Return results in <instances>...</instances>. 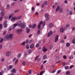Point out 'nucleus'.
<instances>
[{
  "label": "nucleus",
  "mask_w": 75,
  "mask_h": 75,
  "mask_svg": "<svg viewBox=\"0 0 75 75\" xmlns=\"http://www.w3.org/2000/svg\"><path fill=\"white\" fill-rule=\"evenodd\" d=\"M17 24L19 27H21V28H24L26 26L25 23L23 22L22 23L21 21H18Z\"/></svg>",
  "instance_id": "1"
},
{
  "label": "nucleus",
  "mask_w": 75,
  "mask_h": 75,
  "mask_svg": "<svg viewBox=\"0 0 75 75\" xmlns=\"http://www.w3.org/2000/svg\"><path fill=\"white\" fill-rule=\"evenodd\" d=\"M4 38L5 39H6L7 40H11L13 38V35L12 34H10L9 35H6L5 36Z\"/></svg>",
  "instance_id": "2"
},
{
  "label": "nucleus",
  "mask_w": 75,
  "mask_h": 75,
  "mask_svg": "<svg viewBox=\"0 0 75 75\" xmlns=\"http://www.w3.org/2000/svg\"><path fill=\"white\" fill-rule=\"evenodd\" d=\"M42 24L43 25H45V22L44 21L42 22V21H41L40 22L38 26V27L39 29H40V28H41V25Z\"/></svg>",
  "instance_id": "3"
},
{
  "label": "nucleus",
  "mask_w": 75,
  "mask_h": 75,
  "mask_svg": "<svg viewBox=\"0 0 75 75\" xmlns=\"http://www.w3.org/2000/svg\"><path fill=\"white\" fill-rule=\"evenodd\" d=\"M11 52L10 51H7L5 53V55L6 57H10V56H11Z\"/></svg>",
  "instance_id": "4"
},
{
  "label": "nucleus",
  "mask_w": 75,
  "mask_h": 75,
  "mask_svg": "<svg viewBox=\"0 0 75 75\" xmlns=\"http://www.w3.org/2000/svg\"><path fill=\"white\" fill-rule=\"evenodd\" d=\"M23 31V29H19L16 31V33L17 34H19L20 33H21Z\"/></svg>",
  "instance_id": "5"
},
{
  "label": "nucleus",
  "mask_w": 75,
  "mask_h": 75,
  "mask_svg": "<svg viewBox=\"0 0 75 75\" xmlns=\"http://www.w3.org/2000/svg\"><path fill=\"white\" fill-rule=\"evenodd\" d=\"M52 34H53V32L52 31L50 30L47 35V37H50Z\"/></svg>",
  "instance_id": "6"
},
{
  "label": "nucleus",
  "mask_w": 75,
  "mask_h": 75,
  "mask_svg": "<svg viewBox=\"0 0 75 75\" xmlns=\"http://www.w3.org/2000/svg\"><path fill=\"white\" fill-rule=\"evenodd\" d=\"M58 37H59V35H56L55 37V40L54 41L55 42H57V41L58 40Z\"/></svg>",
  "instance_id": "7"
},
{
  "label": "nucleus",
  "mask_w": 75,
  "mask_h": 75,
  "mask_svg": "<svg viewBox=\"0 0 75 75\" xmlns=\"http://www.w3.org/2000/svg\"><path fill=\"white\" fill-rule=\"evenodd\" d=\"M16 20H17V17H14L11 18V21L13 22Z\"/></svg>",
  "instance_id": "8"
},
{
  "label": "nucleus",
  "mask_w": 75,
  "mask_h": 75,
  "mask_svg": "<svg viewBox=\"0 0 75 75\" xmlns=\"http://www.w3.org/2000/svg\"><path fill=\"white\" fill-rule=\"evenodd\" d=\"M42 50L43 51V52H45L47 51V49L45 47H44L42 48Z\"/></svg>",
  "instance_id": "9"
},
{
  "label": "nucleus",
  "mask_w": 75,
  "mask_h": 75,
  "mask_svg": "<svg viewBox=\"0 0 75 75\" xmlns=\"http://www.w3.org/2000/svg\"><path fill=\"white\" fill-rule=\"evenodd\" d=\"M63 11V8L62 7H60L59 9V12L60 13H62V12Z\"/></svg>",
  "instance_id": "10"
},
{
  "label": "nucleus",
  "mask_w": 75,
  "mask_h": 75,
  "mask_svg": "<svg viewBox=\"0 0 75 75\" xmlns=\"http://www.w3.org/2000/svg\"><path fill=\"white\" fill-rule=\"evenodd\" d=\"M11 71L12 73H15L16 72V70L14 68H13L11 70Z\"/></svg>",
  "instance_id": "11"
},
{
  "label": "nucleus",
  "mask_w": 75,
  "mask_h": 75,
  "mask_svg": "<svg viewBox=\"0 0 75 75\" xmlns=\"http://www.w3.org/2000/svg\"><path fill=\"white\" fill-rule=\"evenodd\" d=\"M26 33L28 34L29 33H30V29H29L28 27H27L26 28Z\"/></svg>",
  "instance_id": "12"
},
{
  "label": "nucleus",
  "mask_w": 75,
  "mask_h": 75,
  "mask_svg": "<svg viewBox=\"0 0 75 75\" xmlns=\"http://www.w3.org/2000/svg\"><path fill=\"white\" fill-rule=\"evenodd\" d=\"M40 57L39 55L37 57H35V61H36V60H37V61H40V58H38V57Z\"/></svg>",
  "instance_id": "13"
},
{
  "label": "nucleus",
  "mask_w": 75,
  "mask_h": 75,
  "mask_svg": "<svg viewBox=\"0 0 75 75\" xmlns=\"http://www.w3.org/2000/svg\"><path fill=\"white\" fill-rule=\"evenodd\" d=\"M49 27L50 28H52V27H54V25H53V23H50L49 24Z\"/></svg>",
  "instance_id": "14"
},
{
  "label": "nucleus",
  "mask_w": 75,
  "mask_h": 75,
  "mask_svg": "<svg viewBox=\"0 0 75 75\" xmlns=\"http://www.w3.org/2000/svg\"><path fill=\"white\" fill-rule=\"evenodd\" d=\"M12 68H13V65H11L8 67V69L9 70L10 69H11Z\"/></svg>",
  "instance_id": "15"
},
{
  "label": "nucleus",
  "mask_w": 75,
  "mask_h": 75,
  "mask_svg": "<svg viewBox=\"0 0 75 75\" xmlns=\"http://www.w3.org/2000/svg\"><path fill=\"white\" fill-rule=\"evenodd\" d=\"M0 14L1 15V17H3V16H4V12L1 11L0 13Z\"/></svg>",
  "instance_id": "16"
},
{
  "label": "nucleus",
  "mask_w": 75,
  "mask_h": 75,
  "mask_svg": "<svg viewBox=\"0 0 75 75\" xmlns=\"http://www.w3.org/2000/svg\"><path fill=\"white\" fill-rule=\"evenodd\" d=\"M13 16V14H10L9 16L8 19H10Z\"/></svg>",
  "instance_id": "17"
},
{
  "label": "nucleus",
  "mask_w": 75,
  "mask_h": 75,
  "mask_svg": "<svg viewBox=\"0 0 75 75\" xmlns=\"http://www.w3.org/2000/svg\"><path fill=\"white\" fill-rule=\"evenodd\" d=\"M59 6H57L56 8V11L57 12L59 9Z\"/></svg>",
  "instance_id": "18"
},
{
  "label": "nucleus",
  "mask_w": 75,
  "mask_h": 75,
  "mask_svg": "<svg viewBox=\"0 0 75 75\" xmlns=\"http://www.w3.org/2000/svg\"><path fill=\"white\" fill-rule=\"evenodd\" d=\"M72 43L73 44H75V37L74 38V39L72 41Z\"/></svg>",
  "instance_id": "19"
},
{
  "label": "nucleus",
  "mask_w": 75,
  "mask_h": 75,
  "mask_svg": "<svg viewBox=\"0 0 75 75\" xmlns=\"http://www.w3.org/2000/svg\"><path fill=\"white\" fill-rule=\"evenodd\" d=\"M34 47V44H32L30 46V48L31 49L33 48Z\"/></svg>",
  "instance_id": "20"
},
{
  "label": "nucleus",
  "mask_w": 75,
  "mask_h": 75,
  "mask_svg": "<svg viewBox=\"0 0 75 75\" xmlns=\"http://www.w3.org/2000/svg\"><path fill=\"white\" fill-rule=\"evenodd\" d=\"M36 25L35 24L33 25L32 26L33 28H35V27H36Z\"/></svg>",
  "instance_id": "21"
},
{
  "label": "nucleus",
  "mask_w": 75,
  "mask_h": 75,
  "mask_svg": "<svg viewBox=\"0 0 75 75\" xmlns=\"http://www.w3.org/2000/svg\"><path fill=\"white\" fill-rule=\"evenodd\" d=\"M70 45V44L69 43H67L66 44V47H69Z\"/></svg>",
  "instance_id": "22"
},
{
  "label": "nucleus",
  "mask_w": 75,
  "mask_h": 75,
  "mask_svg": "<svg viewBox=\"0 0 75 75\" xmlns=\"http://www.w3.org/2000/svg\"><path fill=\"white\" fill-rule=\"evenodd\" d=\"M60 30L61 33H63V32H64V29L62 28H60Z\"/></svg>",
  "instance_id": "23"
},
{
  "label": "nucleus",
  "mask_w": 75,
  "mask_h": 75,
  "mask_svg": "<svg viewBox=\"0 0 75 75\" xmlns=\"http://www.w3.org/2000/svg\"><path fill=\"white\" fill-rule=\"evenodd\" d=\"M21 18V16H19L16 17V19H20Z\"/></svg>",
  "instance_id": "24"
},
{
  "label": "nucleus",
  "mask_w": 75,
  "mask_h": 75,
  "mask_svg": "<svg viewBox=\"0 0 75 75\" xmlns=\"http://www.w3.org/2000/svg\"><path fill=\"white\" fill-rule=\"evenodd\" d=\"M49 16V14H48V13H47L45 15V18L48 17Z\"/></svg>",
  "instance_id": "25"
},
{
  "label": "nucleus",
  "mask_w": 75,
  "mask_h": 75,
  "mask_svg": "<svg viewBox=\"0 0 75 75\" xmlns=\"http://www.w3.org/2000/svg\"><path fill=\"white\" fill-rule=\"evenodd\" d=\"M47 55H45L43 56V59H45L47 58Z\"/></svg>",
  "instance_id": "26"
},
{
  "label": "nucleus",
  "mask_w": 75,
  "mask_h": 75,
  "mask_svg": "<svg viewBox=\"0 0 75 75\" xmlns=\"http://www.w3.org/2000/svg\"><path fill=\"white\" fill-rule=\"evenodd\" d=\"M21 54L20 53L18 54V58H20L21 57Z\"/></svg>",
  "instance_id": "27"
},
{
  "label": "nucleus",
  "mask_w": 75,
  "mask_h": 75,
  "mask_svg": "<svg viewBox=\"0 0 75 75\" xmlns=\"http://www.w3.org/2000/svg\"><path fill=\"white\" fill-rule=\"evenodd\" d=\"M44 4L45 6L47 5V4H48V2H47V1H45L44 2Z\"/></svg>",
  "instance_id": "28"
},
{
  "label": "nucleus",
  "mask_w": 75,
  "mask_h": 75,
  "mask_svg": "<svg viewBox=\"0 0 75 75\" xmlns=\"http://www.w3.org/2000/svg\"><path fill=\"white\" fill-rule=\"evenodd\" d=\"M28 52L29 54H31V53L32 52V50H31L30 49L28 51Z\"/></svg>",
  "instance_id": "29"
},
{
  "label": "nucleus",
  "mask_w": 75,
  "mask_h": 75,
  "mask_svg": "<svg viewBox=\"0 0 75 75\" xmlns=\"http://www.w3.org/2000/svg\"><path fill=\"white\" fill-rule=\"evenodd\" d=\"M70 26V25H69V24H67V25H66V27H67V28H69Z\"/></svg>",
  "instance_id": "30"
},
{
  "label": "nucleus",
  "mask_w": 75,
  "mask_h": 75,
  "mask_svg": "<svg viewBox=\"0 0 75 75\" xmlns=\"http://www.w3.org/2000/svg\"><path fill=\"white\" fill-rule=\"evenodd\" d=\"M25 42H23L21 43V45H25Z\"/></svg>",
  "instance_id": "31"
},
{
  "label": "nucleus",
  "mask_w": 75,
  "mask_h": 75,
  "mask_svg": "<svg viewBox=\"0 0 75 75\" xmlns=\"http://www.w3.org/2000/svg\"><path fill=\"white\" fill-rule=\"evenodd\" d=\"M70 74V71H68L66 72V74L67 75H68Z\"/></svg>",
  "instance_id": "32"
},
{
  "label": "nucleus",
  "mask_w": 75,
  "mask_h": 75,
  "mask_svg": "<svg viewBox=\"0 0 75 75\" xmlns=\"http://www.w3.org/2000/svg\"><path fill=\"white\" fill-rule=\"evenodd\" d=\"M18 59H16L15 62V64H16L18 62Z\"/></svg>",
  "instance_id": "33"
},
{
  "label": "nucleus",
  "mask_w": 75,
  "mask_h": 75,
  "mask_svg": "<svg viewBox=\"0 0 75 75\" xmlns=\"http://www.w3.org/2000/svg\"><path fill=\"white\" fill-rule=\"evenodd\" d=\"M25 62L23 61V66H25Z\"/></svg>",
  "instance_id": "34"
},
{
  "label": "nucleus",
  "mask_w": 75,
  "mask_h": 75,
  "mask_svg": "<svg viewBox=\"0 0 75 75\" xmlns=\"http://www.w3.org/2000/svg\"><path fill=\"white\" fill-rule=\"evenodd\" d=\"M7 25H8L7 24H4V28H6V27H7Z\"/></svg>",
  "instance_id": "35"
},
{
  "label": "nucleus",
  "mask_w": 75,
  "mask_h": 75,
  "mask_svg": "<svg viewBox=\"0 0 75 75\" xmlns=\"http://www.w3.org/2000/svg\"><path fill=\"white\" fill-rule=\"evenodd\" d=\"M7 8L8 9V8H9V7H10V4H8L6 6Z\"/></svg>",
  "instance_id": "36"
},
{
  "label": "nucleus",
  "mask_w": 75,
  "mask_h": 75,
  "mask_svg": "<svg viewBox=\"0 0 75 75\" xmlns=\"http://www.w3.org/2000/svg\"><path fill=\"white\" fill-rule=\"evenodd\" d=\"M52 47H53V45H50V50H52Z\"/></svg>",
  "instance_id": "37"
},
{
  "label": "nucleus",
  "mask_w": 75,
  "mask_h": 75,
  "mask_svg": "<svg viewBox=\"0 0 75 75\" xmlns=\"http://www.w3.org/2000/svg\"><path fill=\"white\" fill-rule=\"evenodd\" d=\"M39 46V44L38 43H37L35 47L36 48H38Z\"/></svg>",
  "instance_id": "38"
},
{
  "label": "nucleus",
  "mask_w": 75,
  "mask_h": 75,
  "mask_svg": "<svg viewBox=\"0 0 75 75\" xmlns=\"http://www.w3.org/2000/svg\"><path fill=\"white\" fill-rule=\"evenodd\" d=\"M49 20H50V18L48 17L46 18L45 19L46 21H48Z\"/></svg>",
  "instance_id": "39"
},
{
  "label": "nucleus",
  "mask_w": 75,
  "mask_h": 75,
  "mask_svg": "<svg viewBox=\"0 0 75 75\" xmlns=\"http://www.w3.org/2000/svg\"><path fill=\"white\" fill-rule=\"evenodd\" d=\"M26 48H27V49H29V45H26Z\"/></svg>",
  "instance_id": "40"
},
{
  "label": "nucleus",
  "mask_w": 75,
  "mask_h": 75,
  "mask_svg": "<svg viewBox=\"0 0 75 75\" xmlns=\"http://www.w3.org/2000/svg\"><path fill=\"white\" fill-rule=\"evenodd\" d=\"M44 73V71H42L40 73V75H42Z\"/></svg>",
  "instance_id": "41"
},
{
  "label": "nucleus",
  "mask_w": 75,
  "mask_h": 75,
  "mask_svg": "<svg viewBox=\"0 0 75 75\" xmlns=\"http://www.w3.org/2000/svg\"><path fill=\"white\" fill-rule=\"evenodd\" d=\"M40 30H38V35H40Z\"/></svg>",
  "instance_id": "42"
},
{
  "label": "nucleus",
  "mask_w": 75,
  "mask_h": 75,
  "mask_svg": "<svg viewBox=\"0 0 75 75\" xmlns=\"http://www.w3.org/2000/svg\"><path fill=\"white\" fill-rule=\"evenodd\" d=\"M3 73H4V72L2 71L0 72V75H3Z\"/></svg>",
  "instance_id": "43"
},
{
  "label": "nucleus",
  "mask_w": 75,
  "mask_h": 75,
  "mask_svg": "<svg viewBox=\"0 0 75 75\" xmlns=\"http://www.w3.org/2000/svg\"><path fill=\"white\" fill-rule=\"evenodd\" d=\"M69 14L70 15H72V11H70L69 12Z\"/></svg>",
  "instance_id": "44"
},
{
  "label": "nucleus",
  "mask_w": 75,
  "mask_h": 75,
  "mask_svg": "<svg viewBox=\"0 0 75 75\" xmlns=\"http://www.w3.org/2000/svg\"><path fill=\"white\" fill-rule=\"evenodd\" d=\"M73 58H74V57L72 56H71L69 57V59H73Z\"/></svg>",
  "instance_id": "45"
},
{
  "label": "nucleus",
  "mask_w": 75,
  "mask_h": 75,
  "mask_svg": "<svg viewBox=\"0 0 75 75\" xmlns=\"http://www.w3.org/2000/svg\"><path fill=\"white\" fill-rule=\"evenodd\" d=\"M69 68V67L68 66H66L65 67V69H68Z\"/></svg>",
  "instance_id": "46"
},
{
  "label": "nucleus",
  "mask_w": 75,
  "mask_h": 75,
  "mask_svg": "<svg viewBox=\"0 0 75 75\" xmlns=\"http://www.w3.org/2000/svg\"><path fill=\"white\" fill-rule=\"evenodd\" d=\"M16 59H17V58H16V57L14 58L13 59V62H14V61H16Z\"/></svg>",
  "instance_id": "47"
},
{
  "label": "nucleus",
  "mask_w": 75,
  "mask_h": 75,
  "mask_svg": "<svg viewBox=\"0 0 75 75\" xmlns=\"http://www.w3.org/2000/svg\"><path fill=\"white\" fill-rule=\"evenodd\" d=\"M73 67H74V66L73 65H71L70 66V69H71L72 68H73Z\"/></svg>",
  "instance_id": "48"
},
{
  "label": "nucleus",
  "mask_w": 75,
  "mask_h": 75,
  "mask_svg": "<svg viewBox=\"0 0 75 75\" xmlns=\"http://www.w3.org/2000/svg\"><path fill=\"white\" fill-rule=\"evenodd\" d=\"M3 28H2V26H1V25L0 24V29L2 30Z\"/></svg>",
  "instance_id": "49"
},
{
  "label": "nucleus",
  "mask_w": 75,
  "mask_h": 75,
  "mask_svg": "<svg viewBox=\"0 0 75 75\" xmlns=\"http://www.w3.org/2000/svg\"><path fill=\"white\" fill-rule=\"evenodd\" d=\"M6 33H7V32L5 30L4 32V33H3L4 35H5V34H6Z\"/></svg>",
  "instance_id": "50"
},
{
  "label": "nucleus",
  "mask_w": 75,
  "mask_h": 75,
  "mask_svg": "<svg viewBox=\"0 0 75 75\" xmlns=\"http://www.w3.org/2000/svg\"><path fill=\"white\" fill-rule=\"evenodd\" d=\"M27 53L25 52L24 53V56H25V57L27 56Z\"/></svg>",
  "instance_id": "51"
},
{
  "label": "nucleus",
  "mask_w": 75,
  "mask_h": 75,
  "mask_svg": "<svg viewBox=\"0 0 75 75\" xmlns=\"http://www.w3.org/2000/svg\"><path fill=\"white\" fill-rule=\"evenodd\" d=\"M75 30V27H74L72 29V31H74Z\"/></svg>",
  "instance_id": "52"
},
{
  "label": "nucleus",
  "mask_w": 75,
  "mask_h": 75,
  "mask_svg": "<svg viewBox=\"0 0 75 75\" xmlns=\"http://www.w3.org/2000/svg\"><path fill=\"white\" fill-rule=\"evenodd\" d=\"M3 39H1L0 40V43L2 42H3Z\"/></svg>",
  "instance_id": "53"
},
{
  "label": "nucleus",
  "mask_w": 75,
  "mask_h": 75,
  "mask_svg": "<svg viewBox=\"0 0 75 75\" xmlns=\"http://www.w3.org/2000/svg\"><path fill=\"white\" fill-rule=\"evenodd\" d=\"M17 23H15V24H14L13 25V26H14V27H16L17 25Z\"/></svg>",
  "instance_id": "54"
},
{
  "label": "nucleus",
  "mask_w": 75,
  "mask_h": 75,
  "mask_svg": "<svg viewBox=\"0 0 75 75\" xmlns=\"http://www.w3.org/2000/svg\"><path fill=\"white\" fill-rule=\"evenodd\" d=\"M2 47H3V45H0V50L2 48Z\"/></svg>",
  "instance_id": "55"
},
{
  "label": "nucleus",
  "mask_w": 75,
  "mask_h": 75,
  "mask_svg": "<svg viewBox=\"0 0 75 75\" xmlns=\"http://www.w3.org/2000/svg\"><path fill=\"white\" fill-rule=\"evenodd\" d=\"M2 18H3V16H1L0 17V21H1L2 20Z\"/></svg>",
  "instance_id": "56"
},
{
  "label": "nucleus",
  "mask_w": 75,
  "mask_h": 75,
  "mask_svg": "<svg viewBox=\"0 0 75 75\" xmlns=\"http://www.w3.org/2000/svg\"><path fill=\"white\" fill-rule=\"evenodd\" d=\"M61 42H62V43H64V40H61Z\"/></svg>",
  "instance_id": "57"
},
{
  "label": "nucleus",
  "mask_w": 75,
  "mask_h": 75,
  "mask_svg": "<svg viewBox=\"0 0 75 75\" xmlns=\"http://www.w3.org/2000/svg\"><path fill=\"white\" fill-rule=\"evenodd\" d=\"M63 58L64 59H66V58H67V57L65 55H64L63 57Z\"/></svg>",
  "instance_id": "58"
},
{
  "label": "nucleus",
  "mask_w": 75,
  "mask_h": 75,
  "mask_svg": "<svg viewBox=\"0 0 75 75\" xmlns=\"http://www.w3.org/2000/svg\"><path fill=\"white\" fill-rule=\"evenodd\" d=\"M60 72H61L60 70H59L57 72V74H59V73H60Z\"/></svg>",
  "instance_id": "59"
},
{
  "label": "nucleus",
  "mask_w": 75,
  "mask_h": 75,
  "mask_svg": "<svg viewBox=\"0 0 75 75\" xmlns=\"http://www.w3.org/2000/svg\"><path fill=\"white\" fill-rule=\"evenodd\" d=\"M65 64H66V63H65V62H63V66H65Z\"/></svg>",
  "instance_id": "60"
},
{
  "label": "nucleus",
  "mask_w": 75,
  "mask_h": 75,
  "mask_svg": "<svg viewBox=\"0 0 75 75\" xmlns=\"http://www.w3.org/2000/svg\"><path fill=\"white\" fill-rule=\"evenodd\" d=\"M18 10H19L18 9H17L16 10H15L14 11V13H17V12L18 11Z\"/></svg>",
  "instance_id": "61"
},
{
  "label": "nucleus",
  "mask_w": 75,
  "mask_h": 75,
  "mask_svg": "<svg viewBox=\"0 0 75 75\" xmlns=\"http://www.w3.org/2000/svg\"><path fill=\"white\" fill-rule=\"evenodd\" d=\"M7 21H5L4 22V24H7Z\"/></svg>",
  "instance_id": "62"
},
{
  "label": "nucleus",
  "mask_w": 75,
  "mask_h": 75,
  "mask_svg": "<svg viewBox=\"0 0 75 75\" xmlns=\"http://www.w3.org/2000/svg\"><path fill=\"white\" fill-rule=\"evenodd\" d=\"M28 40H26V44H28Z\"/></svg>",
  "instance_id": "63"
},
{
  "label": "nucleus",
  "mask_w": 75,
  "mask_h": 75,
  "mask_svg": "<svg viewBox=\"0 0 75 75\" xmlns=\"http://www.w3.org/2000/svg\"><path fill=\"white\" fill-rule=\"evenodd\" d=\"M34 10H35L34 7H32V11H34Z\"/></svg>",
  "instance_id": "64"
}]
</instances>
